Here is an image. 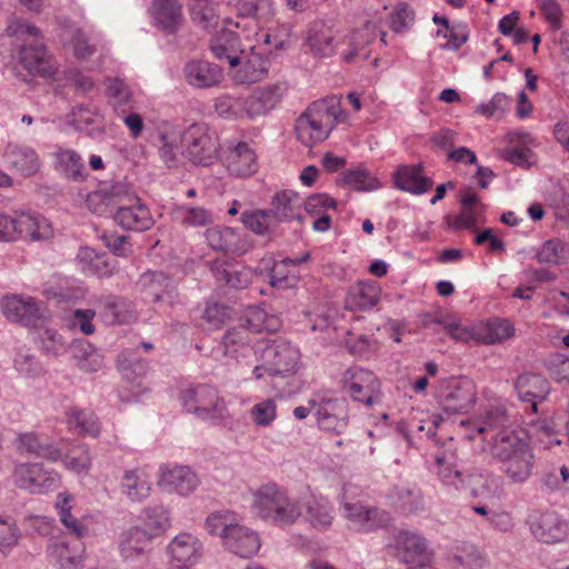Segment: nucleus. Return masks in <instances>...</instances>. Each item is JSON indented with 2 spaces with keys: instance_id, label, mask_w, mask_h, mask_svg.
I'll return each mask as SVG.
<instances>
[{
  "instance_id": "54",
  "label": "nucleus",
  "mask_w": 569,
  "mask_h": 569,
  "mask_svg": "<svg viewBox=\"0 0 569 569\" xmlns=\"http://www.w3.org/2000/svg\"><path fill=\"white\" fill-rule=\"evenodd\" d=\"M377 26L368 21L362 29L356 31L350 40L349 49L342 53V59L350 63L355 58L361 54L366 46L376 39Z\"/></svg>"
},
{
  "instance_id": "17",
  "label": "nucleus",
  "mask_w": 569,
  "mask_h": 569,
  "mask_svg": "<svg viewBox=\"0 0 569 569\" xmlns=\"http://www.w3.org/2000/svg\"><path fill=\"white\" fill-rule=\"evenodd\" d=\"M515 389L521 402L527 403L526 412L532 415L539 413V406L550 393V383L548 379L538 373L525 372L517 377Z\"/></svg>"
},
{
  "instance_id": "38",
  "label": "nucleus",
  "mask_w": 569,
  "mask_h": 569,
  "mask_svg": "<svg viewBox=\"0 0 569 569\" xmlns=\"http://www.w3.org/2000/svg\"><path fill=\"white\" fill-rule=\"evenodd\" d=\"M121 184H113L110 189H100L90 192L86 199L87 208L94 214L107 217L117 210L121 202Z\"/></svg>"
},
{
  "instance_id": "46",
  "label": "nucleus",
  "mask_w": 569,
  "mask_h": 569,
  "mask_svg": "<svg viewBox=\"0 0 569 569\" xmlns=\"http://www.w3.org/2000/svg\"><path fill=\"white\" fill-rule=\"evenodd\" d=\"M335 34L332 29L323 22H313L307 36L310 50L320 57H328L333 52Z\"/></svg>"
},
{
  "instance_id": "8",
  "label": "nucleus",
  "mask_w": 569,
  "mask_h": 569,
  "mask_svg": "<svg viewBox=\"0 0 569 569\" xmlns=\"http://www.w3.org/2000/svg\"><path fill=\"white\" fill-rule=\"evenodd\" d=\"M180 400L187 412L202 420H224L228 417L226 401L210 385H198L182 390Z\"/></svg>"
},
{
  "instance_id": "29",
  "label": "nucleus",
  "mask_w": 569,
  "mask_h": 569,
  "mask_svg": "<svg viewBox=\"0 0 569 569\" xmlns=\"http://www.w3.org/2000/svg\"><path fill=\"white\" fill-rule=\"evenodd\" d=\"M113 220L121 228L137 232L149 230L154 224L150 210L140 202L133 206H123L120 202L113 213Z\"/></svg>"
},
{
  "instance_id": "16",
  "label": "nucleus",
  "mask_w": 569,
  "mask_h": 569,
  "mask_svg": "<svg viewBox=\"0 0 569 569\" xmlns=\"http://www.w3.org/2000/svg\"><path fill=\"white\" fill-rule=\"evenodd\" d=\"M315 408V416L320 429L337 435L342 433L348 425L347 403L343 399L323 398L320 401L309 400Z\"/></svg>"
},
{
  "instance_id": "7",
  "label": "nucleus",
  "mask_w": 569,
  "mask_h": 569,
  "mask_svg": "<svg viewBox=\"0 0 569 569\" xmlns=\"http://www.w3.org/2000/svg\"><path fill=\"white\" fill-rule=\"evenodd\" d=\"M51 223L43 216L31 211L0 212V241H16L29 238L47 240L52 236Z\"/></svg>"
},
{
  "instance_id": "6",
  "label": "nucleus",
  "mask_w": 569,
  "mask_h": 569,
  "mask_svg": "<svg viewBox=\"0 0 569 569\" xmlns=\"http://www.w3.org/2000/svg\"><path fill=\"white\" fill-rule=\"evenodd\" d=\"M253 509L264 520L276 525H291L300 516L297 501L276 483H267L254 492Z\"/></svg>"
},
{
  "instance_id": "55",
  "label": "nucleus",
  "mask_w": 569,
  "mask_h": 569,
  "mask_svg": "<svg viewBox=\"0 0 569 569\" xmlns=\"http://www.w3.org/2000/svg\"><path fill=\"white\" fill-rule=\"evenodd\" d=\"M71 501L72 496L69 493H59L56 501V508L59 511L60 521L69 530L70 533L74 535L77 539H80L87 528L71 515Z\"/></svg>"
},
{
  "instance_id": "51",
  "label": "nucleus",
  "mask_w": 569,
  "mask_h": 569,
  "mask_svg": "<svg viewBox=\"0 0 569 569\" xmlns=\"http://www.w3.org/2000/svg\"><path fill=\"white\" fill-rule=\"evenodd\" d=\"M67 421L71 429L82 436L97 437L100 432L98 418L90 410L71 408L67 412Z\"/></svg>"
},
{
  "instance_id": "21",
  "label": "nucleus",
  "mask_w": 569,
  "mask_h": 569,
  "mask_svg": "<svg viewBox=\"0 0 569 569\" xmlns=\"http://www.w3.org/2000/svg\"><path fill=\"white\" fill-rule=\"evenodd\" d=\"M397 557L410 567H429L431 553L427 541L418 533L401 531L396 538Z\"/></svg>"
},
{
  "instance_id": "13",
  "label": "nucleus",
  "mask_w": 569,
  "mask_h": 569,
  "mask_svg": "<svg viewBox=\"0 0 569 569\" xmlns=\"http://www.w3.org/2000/svg\"><path fill=\"white\" fill-rule=\"evenodd\" d=\"M170 568H189L200 561L203 556V543L190 533L177 535L167 546Z\"/></svg>"
},
{
  "instance_id": "50",
  "label": "nucleus",
  "mask_w": 569,
  "mask_h": 569,
  "mask_svg": "<svg viewBox=\"0 0 569 569\" xmlns=\"http://www.w3.org/2000/svg\"><path fill=\"white\" fill-rule=\"evenodd\" d=\"M118 369L124 380L130 383L137 381V386L140 387V382L138 380L147 373L148 363L136 352L123 351L118 357Z\"/></svg>"
},
{
  "instance_id": "57",
  "label": "nucleus",
  "mask_w": 569,
  "mask_h": 569,
  "mask_svg": "<svg viewBox=\"0 0 569 569\" xmlns=\"http://www.w3.org/2000/svg\"><path fill=\"white\" fill-rule=\"evenodd\" d=\"M13 363L16 370L28 378H36L43 371L40 361L26 347L17 349Z\"/></svg>"
},
{
  "instance_id": "41",
  "label": "nucleus",
  "mask_w": 569,
  "mask_h": 569,
  "mask_svg": "<svg viewBox=\"0 0 569 569\" xmlns=\"http://www.w3.org/2000/svg\"><path fill=\"white\" fill-rule=\"evenodd\" d=\"M305 519L317 530H327L333 520V508L325 497L311 496L306 499Z\"/></svg>"
},
{
  "instance_id": "15",
  "label": "nucleus",
  "mask_w": 569,
  "mask_h": 569,
  "mask_svg": "<svg viewBox=\"0 0 569 569\" xmlns=\"http://www.w3.org/2000/svg\"><path fill=\"white\" fill-rule=\"evenodd\" d=\"M1 310L10 321L31 328H38L46 318V309L31 297H7L1 302Z\"/></svg>"
},
{
  "instance_id": "22",
  "label": "nucleus",
  "mask_w": 569,
  "mask_h": 569,
  "mask_svg": "<svg viewBox=\"0 0 569 569\" xmlns=\"http://www.w3.org/2000/svg\"><path fill=\"white\" fill-rule=\"evenodd\" d=\"M342 515L353 528L366 532L385 527L390 521L388 512L376 507H366L360 502H345Z\"/></svg>"
},
{
  "instance_id": "9",
  "label": "nucleus",
  "mask_w": 569,
  "mask_h": 569,
  "mask_svg": "<svg viewBox=\"0 0 569 569\" xmlns=\"http://www.w3.org/2000/svg\"><path fill=\"white\" fill-rule=\"evenodd\" d=\"M182 154L192 163L209 166L217 158L218 139L204 124L190 126L181 137Z\"/></svg>"
},
{
  "instance_id": "59",
  "label": "nucleus",
  "mask_w": 569,
  "mask_h": 569,
  "mask_svg": "<svg viewBox=\"0 0 569 569\" xmlns=\"http://www.w3.org/2000/svg\"><path fill=\"white\" fill-rule=\"evenodd\" d=\"M505 421V415L499 413L498 411H489L487 416L481 420L477 419L473 421H462L461 425L471 427L470 432H467L466 437L469 440H472L475 439V432L483 435L496 431Z\"/></svg>"
},
{
  "instance_id": "45",
  "label": "nucleus",
  "mask_w": 569,
  "mask_h": 569,
  "mask_svg": "<svg viewBox=\"0 0 569 569\" xmlns=\"http://www.w3.org/2000/svg\"><path fill=\"white\" fill-rule=\"evenodd\" d=\"M241 222L251 232L263 237H271L279 226L269 209L246 210L241 213Z\"/></svg>"
},
{
  "instance_id": "61",
  "label": "nucleus",
  "mask_w": 569,
  "mask_h": 569,
  "mask_svg": "<svg viewBox=\"0 0 569 569\" xmlns=\"http://www.w3.org/2000/svg\"><path fill=\"white\" fill-rule=\"evenodd\" d=\"M60 460L76 472L88 471L91 467V455L86 445L73 446Z\"/></svg>"
},
{
  "instance_id": "28",
  "label": "nucleus",
  "mask_w": 569,
  "mask_h": 569,
  "mask_svg": "<svg viewBox=\"0 0 569 569\" xmlns=\"http://www.w3.org/2000/svg\"><path fill=\"white\" fill-rule=\"evenodd\" d=\"M224 164L230 174L240 178L249 177L258 169L256 152L247 142H238L230 148Z\"/></svg>"
},
{
  "instance_id": "23",
  "label": "nucleus",
  "mask_w": 569,
  "mask_h": 569,
  "mask_svg": "<svg viewBox=\"0 0 569 569\" xmlns=\"http://www.w3.org/2000/svg\"><path fill=\"white\" fill-rule=\"evenodd\" d=\"M183 76L189 86L196 89H208L220 84L223 80L222 69L210 61L193 59L183 67Z\"/></svg>"
},
{
  "instance_id": "25",
  "label": "nucleus",
  "mask_w": 569,
  "mask_h": 569,
  "mask_svg": "<svg viewBox=\"0 0 569 569\" xmlns=\"http://www.w3.org/2000/svg\"><path fill=\"white\" fill-rule=\"evenodd\" d=\"M151 533L141 526L123 530L119 537V551L123 560L133 561L144 558L151 545Z\"/></svg>"
},
{
  "instance_id": "3",
  "label": "nucleus",
  "mask_w": 569,
  "mask_h": 569,
  "mask_svg": "<svg viewBox=\"0 0 569 569\" xmlns=\"http://www.w3.org/2000/svg\"><path fill=\"white\" fill-rule=\"evenodd\" d=\"M491 455L502 463L511 482L522 483L532 472L533 455L526 440L515 431L501 429L491 437Z\"/></svg>"
},
{
  "instance_id": "47",
  "label": "nucleus",
  "mask_w": 569,
  "mask_h": 569,
  "mask_svg": "<svg viewBox=\"0 0 569 569\" xmlns=\"http://www.w3.org/2000/svg\"><path fill=\"white\" fill-rule=\"evenodd\" d=\"M211 271L218 281L234 289H242L250 283V272L246 268L216 260L211 263Z\"/></svg>"
},
{
  "instance_id": "18",
  "label": "nucleus",
  "mask_w": 569,
  "mask_h": 569,
  "mask_svg": "<svg viewBox=\"0 0 569 569\" xmlns=\"http://www.w3.org/2000/svg\"><path fill=\"white\" fill-rule=\"evenodd\" d=\"M270 54L264 48L251 46L249 51L240 53L238 69L234 71V80L238 83H254L268 76Z\"/></svg>"
},
{
  "instance_id": "11",
  "label": "nucleus",
  "mask_w": 569,
  "mask_h": 569,
  "mask_svg": "<svg viewBox=\"0 0 569 569\" xmlns=\"http://www.w3.org/2000/svg\"><path fill=\"white\" fill-rule=\"evenodd\" d=\"M439 402L447 413H463L476 402L477 389L469 378H451L439 390Z\"/></svg>"
},
{
  "instance_id": "56",
  "label": "nucleus",
  "mask_w": 569,
  "mask_h": 569,
  "mask_svg": "<svg viewBox=\"0 0 569 569\" xmlns=\"http://www.w3.org/2000/svg\"><path fill=\"white\" fill-rule=\"evenodd\" d=\"M40 349L49 356L59 357L67 351L68 343L54 329L46 328L38 333Z\"/></svg>"
},
{
  "instance_id": "32",
  "label": "nucleus",
  "mask_w": 569,
  "mask_h": 569,
  "mask_svg": "<svg viewBox=\"0 0 569 569\" xmlns=\"http://www.w3.org/2000/svg\"><path fill=\"white\" fill-rule=\"evenodd\" d=\"M99 313L106 325H126L134 319L131 302L117 296H103L97 301Z\"/></svg>"
},
{
  "instance_id": "24",
  "label": "nucleus",
  "mask_w": 569,
  "mask_h": 569,
  "mask_svg": "<svg viewBox=\"0 0 569 569\" xmlns=\"http://www.w3.org/2000/svg\"><path fill=\"white\" fill-rule=\"evenodd\" d=\"M199 483L198 476L187 466L161 467L159 485L170 492L189 496Z\"/></svg>"
},
{
  "instance_id": "60",
  "label": "nucleus",
  "mask_w": 569,
  "mask_h": 569,
  "mask_svg": "<svg viewBox=\"0 0 569 569\" xmlns=\"http://www.w3.org/2000/svg\"><path fill=\"white\" fill-rule=\"evenodd\" d=\"M568 248L560 239L547 240L537 252V259L541 263L560 264L568 254Z\"/></svg>"
},
{
  "instance_id": "37",
  "label": "nucleus",
  "mask_w": 569,
  "mask_h": 569,
  "mask_svg": "<svg viewBox=\"0 0 569 569\" xmlns=\"http://www.w3.org/2000/svg\"><path fill=\"white\" fill-rule=\"evenodd\" d=\"M239 18H251L257 26L271 21L276 16V8L271 0H229Z\"/></svg>"
},
{
  "instance_id": "26",
  "label": "nucleus",
  "mask_w": 569,
  "mask_h": 569,
  "mask_svg": "<svg viewBox=\"0 0 569 569\" xmlns=\"http://www.w3.org/2000/svg\"><path fill=\"white\" fill-rule=\"evenodd\" d=\"M204 236L209 247L216 251L240 256L249 250V244L241 233L230 227L209 228Z\"/></svg>"
},
{
  "instance_id": "19",
  "label": "nucleus",
  "mask_w": 569,
  "mask_h": 569,
  "mask_svg": "<svg viewBox=\"0 0 569 569\" xmlns=\"http://www.w3.org/2000/svg\"><path fill=\"white\" fill-rule=\"evenodd\" d=\"M16 482L31 493H44L53 489L59 481L58 473L44 469L41 463H21L14 469Z\"/></svg>"
},
{
  "instance_id": "5",
  "label": "nucleus",
  "mask_w": 569,
  "mask_h": 569,
  "mask_svg": "<svg viewBox=\"0 0 569 569\" xmlns=\"http://www.w3.org/2000/svg\"><path fill=\"white\" fill-rule=\"evenodd\" d=\"M253 355L259 362L252 373L256 379L268 376H287L298 367L299 350L284 341L258 340L253 345Z\"/></svg>"
},
{
  "instance_id": "39",
  "label": "nucleus",
  "mask_w": 569,
  "mask_h": 569,
  "mask_svg": "<svg viewBox=\"0 0 569 569\" xmlns=\"http://www.w3.org/2000/svg\"><path fill=\"white\" fill-rule=\"evenodd\" d=\"M120 490L132 502H141L150 496L151 482L141 469H128L120 481Z\"/></svg>"
},
{
  "instance_id": "27",
  "label": "nucleus",
  "mask_w": 569,
  "mask_h": 569,
  "mask_svg": "<svg viewBox=\"0 0 569 569\" xmlns=\"http://www.w3.org/2000/svg\"><path fill=\"white\" fill-rule=\"evenodd\" d=\"M139 284L152 301L172 303L177 297L174 281L162 271H147L141 274Z\"/></svg>"
},
{
  "instance_id": "34",
  "label": "nucleus",
  "mask_w": 569,
  "mask_h": 569,
  "mask_svg": "<svg viewBox=\"0 0 569 569\" xmlns=\"http://www.w3.org/2000/svg\"><path fill=\"white\" fill-rule=\"evenodd\" d=\"M381 288L376 281H359L347 293L346 306L350 310H367L378 305Z\"/></svg>"
},
{
  "instance_id": "36",
  "label": "nucleus",
  "mask_w": 569,
  "mask_h": 569,
  "mask_svg": "<svg viewBox=\"0 0 569 569\" xmlns=\"http://www.w3.org/2000/svg\"><path fill=\"white\" fill-rule=\"evenodd\" d=\"M302 199L297 192L291 190H283L277 192L271 200V211L273 218L278 224L282 221H290L293 219L302 222V216L300 213V207Z\"/></svg>"
},
{
  "instance_id": "64",
  "label": "nucleus",
  "mask_w": 569,
  "mask_h": 569,
  "mask_svg": "<svg viewBox=\"0 0 569 569\" xmlns=\"http://www.w3.org/2000/svg\"><path fill=\"white\" fill-rule=\"evenodd\" d=\"M293 259L286 258L282 261L273 262L269 271V283L278 289L292 287L296 278L290 274L289 267L292 266Z\"/></svg>"
},
{
  "instance_id": "63",
  "label": "nucleus",
  "mask_w": 569,
  "mask_h": 569,
  "mask_svg": "<svg viewBox=\"0 0 569 569\" xmlns=\"http://www.w3.org/2000/svg\"><path fill=\"white\" fill-rule=\"evenodd\" d=\"M413 21V9L406 2H399L390 14L389 27L393 32L401 33L409 30Z\"/></svg>"
},
{
  "instance_id": "2",
  "label": "nucleus",
  "mask_w": 569,
  "mask_h": 569,
  "mask_svg": "<svg viewBox=\"0 0 569 569\" xmlns=\"http://www.w3.org/2000/svg\"><path fill=\"white\" fill-rule=\"evenodd\" d=\"M347 117L336 98L313 101L296 120L297 138L306 147H312L325 141Z\"/></svg>"
},
{
  "instance_id": "53",
  "label": "nucleus",
  "mask_w": 569,
  "mask_h": 569,
  "mask_svg": "<svg viewBox=\"0 0 569 569\" xmlns=\"http://www.w3.org/2000/svg\"><path fill=\"white\" fill-rule=\"evenodd\" d=\"M341 181L343 186L360 192L375 191L381 187L379 180L363 167L343 171Z\"/></svg>"
},
{
  "instance_id": "20",
  "label": "nucleus",
  "mask_w": 569,
  "mask_h": 569,
  "mask_svg": "<svg viewBox=\"0 0 569 569\" xmlns=\"http://www.w3.org/2000/svg\"><path fill=\"white\" fill-rule=\"evenodd\" d=\"M531 533L541 542L562 541L569 531V525L556 511L533 512L529 517Z\"/></svg>"
},
{
  "instance_id": "49",
  "label": "nucleus",
  "mask_w": 569,
  "mask_h": 569,
  "mask_svg": "<svg viewBox=\"0 0 569 569\" xmlns=\"http://www.w3.org/2000/svg\"><path fill=\"white\" fill-rule=\"evenodd\" d=\"M189 10L191 20L206 30L214 29L219 23L217 3L213 0H190Z\"/></svg>"
},
{
  "instance_id": "52",
  "label": "nucleus",
  "mask_w": 569,
  "mask_h": 569,
  "mask_svg": "<svg viewBox=\"0 0 569 569\" xmlns=\"http://www.w3.org/2000/svg\"><path fill=\"white\" fill-rule=\"evenodd\" d=\"M391 503L405 513H413L422 508L420 490L405 486H396L389 495Z\"/></svg>"
},
{
  "instance_id": "35",
  "label": "nucleus",
  "mask_w": 569,
  "mask_h": 569,
  "mask_svg": "<svg viewBox=\"0 0 569 569\" xmlns=\"http://www.w3.org/2000/svg\"><path fill=\"white\" fill-rule=\"evenodd\" d=\"M153 18L158 28L173 34L183 22L182 6L179 0H153Z\"/></svg>"
},
{
  "instance_id": "10",
  "label": "nucleus",
  "mask_w": 569,
  "mask_h": 569,
  "mask_svg": "<svg viewBox=\"0 0 569 569\" xmlns=\"http://www.w3.org/2000/svg\"><path fill=\"white\" fill-rule=\"evenodd\" d=\"M341 388L353 401L372 406L380 396V381L368 369L353 366L348 368L341 378Z\"/></svg>"
},
{
  "instance_id": "43",
  "label": "nucleus",
  "mask_w": 569,
  "mask_h": 569,
  "mask_svg": "<svg viewBox=\"0 0 569 569\" xmlns=\"http://www.w3.org/2000/svg\"><path fill=\"white\" fill-rule=\"evenodd\" d=\"M7 162L23 176L34 174L40 167L37 152L28 146L10 143L6 150Z\"/></svg>"
},
{
  "instance_id": "31",
  "label": "nucleus",
  "mask_w": 569,
  "mask_h": 569,
  "mask_svg": "<svg viewBox=\"0 0 569 569\" xmlns=\"http://www.w3.org/2000/svg\"><path fill=\"white\" fill-rule=\"evenodd\" d=\"M17 451L22 455H30L47 459L51 462L59 461L62 458V451L52 442L43 439L36 432H23L18 435L14 440Z\"/></svg>"
},
{
  "instance_id": "4",
  "label": "nucleus",
  "mask_w": 569,
  "mask_h": 569,
  "mask_svg": "<svg viewBox=\"0 0 569 569\" xmlns=\"http://www.w3.org/2000/svg\"><path fill=\"white\" fill-rule=\"evenodd\" d=\"M436 462L439 466L438 477L450 491H469L475 498L490 497L497 491L499 478L493 475L477 468L461 470L456 465L448 463L445 457H438Z\"/></svg>"
},
{
  "instance_id": "40",
  "label": "nucleus",
  "mask_w": 569,
  "mask_h": 569,
  "mask_svg": "<svg viewBox=\"0 0 569 569\" xmlns=\"http://www.w3.org/2000/svg\"><path fill=\"white\" fill-rule=\"evenodd\" d=\"M56 170L71 181H83L88 173L81 156L73 149L60 148L54 152Z\"/></svg>"
},
{
  "instance_id": "33",
  "label": "nucleus",
  "mask_w": 569,
  "mask_h": 569,
  "mask_svg": "<svg viewBox=\"0 0 569 569\" xmlns=\"http://www.w3.org/2000/svg\"><path fill=\"white\" fill-rule=\"evenodd\" d=\"M210 50L219 60H227L231 68H236L240 53H244L238 33L221 29L210 39Z\"/></svg>"
},
{
  "instance_id": "12",
  "label": "nucleus",
  "mask_w": 569,
  "mask_h": 569,
  "mask_svg": "<svg viewBox=\"0 0 569 569\" xmlns=\"http://www.w3.org/2000/svg\"><path fill=\"white\" fill-rule=\"evenodd\" d=\"M263 326L256 323L253 318H247L237 327L229 329L222 337L223 353L239 361L253 352V335L262 331Z\"/></svg>"
},
{
  "instance_id": "58",
  "label": "nucleus",
  "mask_w": 569,
  "mask_h": 569,
  "mask_svg": "<svg viewBox=\"0 0 569 569\" xmlns=\"http://www.w3.org/2000/svg\"><path fill=\"white\" fill-rule=\"evenodd\" d=\"M234 521L236 518L233 513L214 512L207 518L206 528L211 535L220 536L226 543L231 529H234L238 526Z\"/></svg>"
},
{
  "instance_id": "48",
  "label": "nucleus",
  "mask_w": 569,
  "mask_h": 569,
  "mask_svg": "<svg viewBox=\"0 0 569 569\" xmlns=\"http://www.w3.org/2000/svg\"><path fill=\"white\" fill-rule=\"evenodd\" d=\"M542 416L543 412L540 410L538 415H532L531 411L527 412V425L530 428L528 433L531 437H537L541 442L546 441L548 446L560 445L561 441L557 437L555 422Z\"/></svg>"
},
{
  "instance_id": "30",
  "label": "nucleus",
  "mask_w": 569,
  "mask_h": 569,
  "mask_svg": "<svg viewBox=\"0 0 569 569\" xmlns=\"http://www.w3.org/2000/svg\"><path fill=\"white\" fill-rule=\"evenodd\" d=\"M423 166L403 164L393 173L395 187L413 194H422L431 189L433 181L423 176Z\"/></svg>"
},
{
  "instance_id": "62",
  "label": "nucleus",
  "mask_w": 569,
  "mask_h": 569,
  "mask_svg": "<svg viewBox=\"0 0 569 569\" xmlns=\"http://www.w3.org/2000/svg\"><path fill=\"white\" fill-rule=\"evenodd\" d=\"M176 214L182 224L189 227H203L212 222L211 211L202 207H180Z\"/></svg>"
},
{
  "instance_id": "1",
  "label": "nucleus",
  "mask_w": 569,
  "mask_h": 569,
  "mask_svg": "<svg viewBox=\"0 0 569 569\" xmlns=\"http://www.w3.org/2000/svg\"><path fill=\"white\" fill-rule=\"evenodd\" d=\"M6 32L12 38V47L17 51L20 64L31 74L51 77L54 69L51 64L41 31L22 20L13 19Z\"/></svg>"
},
{
  "instance_id": "42",
  "label": "nucleus",
  "mask_w": 569,
  "mask_h": 569,
  "mask_svg": "<svg viewBox=\"0 0 569 569\" xmlns=\"http://www.w3.org/2000/svg\"><path fill=\"white\" fill-rule=\"evenodd\" d=\"M226 547L242 558L253 556L260 548V539L251 529L238 525L228 536Z\"/></svg>"
},
{
  "instance_id": "14",
  "label": "nucleus",
  "mask_w": 569,
  "mask_h": 569,
  "mask_svg": "<svg viewBox=\"0 0 569 569\" xmlns=\"http://www.w3.org/2000/svg\"><path fill=\"white\" fill-rule=\"evenodd\" d=\"M286 92L287 86L281 82L257 87L244 98L243 112L251 119L266 116L282 101Z\"/></svg>"
},
{
  "instance_id": "44",
  "label": "nucleus",
  "mask_w": 569,
  "mask_h": 569,
  "mask_svg": "<svg viewBox=\"0 0 569 569\" xmlns=\"http://www.w3.org/2000/svg\"><path fill=\"white\" fill-rule=\"evenodd\" d=\"M83 551L78 540L73 543L59 541L50 546V556L59 569H81Z\"/></svg>"
}]
</instances>
